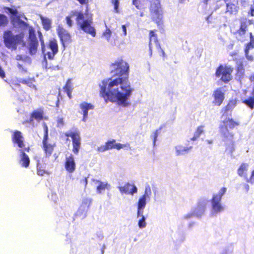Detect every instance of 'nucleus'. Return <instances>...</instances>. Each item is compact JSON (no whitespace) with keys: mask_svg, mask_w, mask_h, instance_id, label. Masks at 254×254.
<instances>
[{"mask_svg":"<svg viewBox=\"0 0 254 254\" xmlns=\"http://www.w3.org/2000/svg\"><path fill=\"white\" fill-rule=\"evenodd\" d=\"M129 66L122 58L112 63V96L120 106L126 108L130 105L129 97L133 89L128 82Z\"/></svg>","mask_w":254,"mask_h":254,"instance_id":"obj_1","label":"nucleus"},{"mask_svg":"<svg viewBox=\"0 0 254 254\" xmlns=\"http://www.w3.org/2000/svg\"><path fill=\"white\" fill-rule=\"evenodd\" d=\"M11 141L13 144L16 145L19 148V164L23 167L28 168L30 165V160L26 152H29L30 147L29 145L26 146L22 133L17 130L12 131Z\"/></svg>","mask_w":254,"mask_h":254,"instance_id":"obj_2","label":"nucleus"},{"mask_svg":"<svg viewBox=\"0 0 254 254\" xmlns=\"http://www.w3.org/2000/svg\"><path fill=\"white\" fill-rule=\"evenodd\" d=\"M227 188H221L217 193L213 194L212 197L210 200L211 210V214L213 216H216L217 215L222 213L225 210V207L221 202L223 196L226 193Z\"/></svg>","mask_w":254,"mask_h":254,"instance_id":"obj_3","label":"nucleus"},{"mask_svg":"<svg viewBox=\"0 0 254 254\" xmlns=\"http://www.w3.org/2000/svg\"><path fill=\"white\" fill-rule=\"evenodd\" d=\"M24 34L21 33L14 35L12 31L7 30L3 32V39L5 46L11 50H16L18 44L23 42Z\"/></svg>","mask_w":254,"mask_h":254,"instance_id":"obj_4","label":"nucleus"},{"mask_svg":"<svg viewBox=\"0 0 254 254\" xmlns=\"http://www.w3.org/2000/svg\"><path fill=\"white\" fill-rule=\"evenodd\" d=\"M77 24L78 27L86 33L91 35L92 37L96 36V30L93 25L92 16H89L85 19L84 13H79L77 19Z\"/></svg>","mask_w":254,"mask_h":254,"instance_id":"obj_5","label":"nucleus"},{"mask_svg":"<svg viewBox=\"0 0 254 254\" xmlns=\"http://www.w3.org/2000/svg\"><path fill=\"white\" fill-rule=\"evenodd\" d=\"M149 9L152 20L159 24L163 18V11L159 0H151Z\"/></svg>","mask_w":254,"mask_h":254,"instance_id":"obj_6","label":"nucleus"},{"mask_svg":"<svg viewBox=\"0 0 254 254\" xmlns=\"http://www.w3.org/2000/svg\"><path fill=\"white\" fill-rule=\"evenodd\" d=\"M64 135L71 138L72 145V151L74 154L77 155L81 146V138L79 131L77 129L69 130L65 132Z\"/></svg>","mask_w":254,"mask_h":254,"instance_id":"obj_7","label":"nucleus"},{"mask_svg":"<svg viewBox=\"0 0 254 254\" xmlns=\"http://www.w3.org/2000/svg\"><path fill=\"white\" fill-rule=\"evenodd\" d=\"M29 52L31 55H34L37 53L39 42L36 35L35 30L32 26L28 29V36L27 39Z\"/></svg>","mask_w":254,"mask_h":254,"instance_id":"obj_8","label":"nucleus"},{"mask_svg":"<svg viewBox=\"0 0 254 254\" xmlns=\"http://www.w3.org/2000/svg\"><path fill=\"white\" fill-rule=\"evenodd\" d=\"M253 20H249L247 18H243L240 20V27L235 34L236 38L239 41H243L246 38V34L248 31V27L251 25L254 24Z\"/></svg>","mask_w":254,"mask_h":254,"instance_id":"obj_9","label":"nucleus"},{"mask_svg":"<svg viewBox=\"0 0 254 254\" xmlns=\"http://www.w3.org/2000/svg\"><path fill=\"white\" fill-rule=\"evenodd\" d=\"M237 125H238V124L234 121L232 119L229 118L226 119L223 121V125H221L220 127V132L226 139H231L233 138V134L229 132L228 127L233 128Z\"/></svg>","mask_w":254,"mask_h":254,"instance_id":"obj_10","label":"nucleus"},{"mask_svg":"<svg viewBox=\"0 0 254 254\" xmlns=\"http://www.w3.org/2000/svg\"><path fill=\"white\" fill-rule=\"evenodd\" d=\"M233 70V68L230 66H223L221 65L217 67L215 75L217 77L221 76V80L224 82L229 81L231 78V73Z\"/></svg>","mask_w":254,"mask_h":254,"instance_id":"obj_11","label":"nucleus"},{"mask_svg":"<svg viewBox=\"0 0 254 254\" xmlns=\"http://www.w3.org/2000/svg\"><path fill=\"white\" fill-rule=\"evenodd\" d=\"M4 9L6 12H8L11 14L10 20L12 25H17L19 26H28V24L20 19V16L18 14V11L16 8L5 7Z\"/></svg>","mask_w":254,"mask_h":254,"instance_id":"obj_12","label":"nucleus"},{"mask_svg":"<svg viewBox=\"0 0 254 254\" xmlns=\"http://www.w3.org/2000/svg\"><path fill=\"white\" fill-rule=\"evenodd\" d=\"M111 81H109V80L102 81V85L100 86L101 90L100 94L101 96L104 99L106 103L109 101H111Z\"/></svg>","mask_w":254,"mask_h":254,"instance_id":"obj_13","label":"nucleus"},{"mask_svg":"<svg viewBox=\"0 0 254 254\" xmlns=\"http://www.w3.org/2000/svg\"><path fill=\"white\" fill-rule=\"evenodd\" d=\"M208 202L207 199L205 198L199 200L197 206L192 209L194 214V217L200 218L204 215Z\"/></svg>","mask_w":254,"mask_h":254,"instance_id":"obj_14","label":"nucleus"},{"mask_svg":"<svg viewBox=\"0 0 254 254\" xmlns=\"http://www.w3.org/2000/svg\"><path fill=\"white\" fill-rule=\"evenodd\" d=\"M48 139V129L47 126L45 127V132L44 138L43 139V149L44 151L46 157H50L54 149V147L55 146V144L48 143L47 141Z\"/></svg>","mask_w":254,"mask_h":254,"instance_id":"obj_15","label":"nucleus"},{"mask_svg":"<svg viewBox=\"0 0 254 254\" xmlns=\"http://www.w3.org/2000/svg\"><path fill=\"white\" fill-rule=\"evenodd\" d=\"M47 48L51 50V52H48L46 54L49 60H53L55 55L59 52L58 41L55 38L51 39L47 44Z\"/></svg>","mask_w":254,"mask_h":254,"instance_id":"obj_16","label":"nucleus"},{"mask_svg":"<svg viewBox=\"0 0 254 254\" xmlns=\"http://www.w3.org/2000/svg\"><path fill=\"white\" fill-rule=\"evenodd\" d=\"M57 34L63 45L65 43L71 42V36L68 32L62 26H59L57 29Z\"/></svg>","mask_w":254,"mask_h":254,"instance_id":"obj_17","label":"nucleus"},{"mask_svg":"<svg viewBox=\"0 0 254 254\" xmlns=\"http://www.w3.org/2000/svg\"><path fill=\"white\" fill-rule=\"evenodd\" d=\"M241 0H225L226 4V12L236 14L239 9L238 3Z\"/></svg>","mask_w":254,"mask_h":254,"instance_id":"obj_18","label":"nucleus"},{"mask_svg":"<svg viewBox=\"0 0 254 254\" xmlns=\"http://www.w3.org/2000/svg\"><path fill=\"white\" fill-rule=\"evenodd\" d=\"M64 168L65 170L70 173H73L76 168V164L72 154H70L65 158L64 162Z\"/></svg>","mask_w":254,"mask_h":254,"instance_id":"obj_19","label":"nucleus"},{"mask_svg":"<svg viewBox=\"0 0 254 254\" xmlns=\"http://www.w3.org/2000/svg\"><path fill=\"white\" fill-rule=\"evenodd\" d=\"M79 108L81 110V113L83 115L82 120L85 122L88 118V111L90 110H93L94 106L91 103L84 102L79 104Z\"/></svg>","mask_w":254,"mask_h":254,"instance_id":"obj_20","label":"nucleus"},{"mask_svg":"<svg viewBox=\"0 0 254 254\" xmlns=\"http://www.w3.org/2000/svg\"><path fill=\"white\" fill-rule=\"evenodd\" d=\"M121 193L126 194H130L133 195L137 192V188L134 185H131L129 183L126 184L123 187H119Z\"/></svg>","mask_w":254,"mask_h":254,"instance_id":"obj_21","label":"nucleus"},{"mask_svg":"<svg viewBox=\"0 0 254 254\" xmlns=\"http://www.w3.org/2000/svg\"><path fill=\"white\" fill-rule=\"evenodd\" d=\"M214 100L213 103L216 106H219L224 99V94L220 88H218L213 92Z\"/></svg>","mask_w":254,"mask_h":254,"instance_id":"obj_22","label":"nucleus"},{"mask_svg":"<svg viewBox=\"0 0 254 254\" xmlns=\"http://www.w3.org/2000/svg\"><path fill=\"white\" fill-rule=\"evenodd\" d=\"M192 149V146H185L181 144H179L175 147V153L177 156L184 155L189 153Z\"/></svg>","mask_w":254,"mask_h":254,"instance_id":"obj_23","label":"nucleus"},{"mask_svg":"<svg viewBox=\"0 0 254 254\" xmlns=\"http://www.w3.org/2000/svg\"><path fill=\"white\" fill-rule=\"evenodd\" d=\"M81 11H78L77 10H72L70 11L68 15L66 16L65 19L66 21V23L68 27H70L73 25V21L72 20V18L75 16L76 17V22H77V19H78V16L79 13H81Z\"/></svg>","mask_w":254,"mask_h":254,"instance_id":"obj_24","label":"nucleus"},{"mask_svg":"<svg viewBox=\"0 0 254 254\" xmlns=\"http://www.w3.org/2000/svg\"><path fill=\"white\" fill-rule=\"evenodd\" d=\"M92 181L95 185L97 191L99 193H101L102 190H105L108 186V184L105 182H102L94 179H92Z\"/></svg>","mask_w":254,"mask_h":254,"instance_id":"obj_25","label":"nucleus"},{"mask_svg":"<svg viewBox=\"0 0 254 254\" xmlns=\"http://www.w3.org/2000/svg\"><path fill=\"white\" fill-rule=\"evenodd\" d=\"M64 91L66 93L67 96L69 99L72 98L71 93L72 92L73 88L71 82V79H68L66 81L65 84L63 87Z\"/></svg>","mask_w":254,"mask_h":254,"instance_id":"obj_26","label":"nucleus"},{"mask_svg":"<svg viewBox=\"0 0 254 254\" xmlns=\"http://www.w3.org/2000/svg\"><path fill=\"white\" fill-rule=\"evenodd\" d=\"M35 82V79L34 77H29L27 79H21L19 80L20 83L23 84H25V85H27L28 86H29L31 88H35V87H36L35 85L34 84V83Z\"/></svg>","mask_w":254,"mask_h":254,"instance_id":"obj_27","label":"nucleus"},{"mask_svg":"<svg viewBox=\"0 0 254 254\" xmlns=\"http://www.w3.org/2000/svg\"><path fill=\"white\" fill-rule=\"evenodd\" d=\"M249 164L247 163H242L239 168L237 170L238 174L241 177H244L245 175H247V172L248 170Z\"/></svg>","mask_w":254,"mask_h":254,"instance_id":"obj_28","label":"nucleus"},{"mask_svg":"<svg viewBox=\"0 0 254 254\" xmlns=\"http://www.w3.org/2000/svg\"><path fill=\"white\" fill-rule=\"evenodd\" d=\"M41 20L43 28L46 31L49 30L51 28V20L48 18L43 16L41 17Z\"/></svg>","mask_w":254,"mask_h":254,"instance_id":"obj_29","label":"nucleus"},{"mask_svg":"<svg viewBox=\"0 0 254 254\" xmlns=\"http://www.w3.org/2000/svg\"><path fill=\"white\" fill-rule=\"evenodd\" d=\"M150 42H149V50L150 52V55L152 54V48L153 45H155L156 46H157L158 43L157 41V38L155 36L154 32L153 31H151L150 32Z\"/></svg>","mask_w":254,"mask_h":254,"instance_id":"obj_30","label":"nucleus"},{"mask_svg":"<svg viewBox=\"0 0 254 254\" xmlns=\"http://www.w3.org/2000/svg\"><path fill=\"white\" fill-rule=\"evenodd\" d=\"M237 104V101L236 100H232L229 102L227 105L224 108L223 110L224 111V114L227 113L229 111H231L233 110V109L235 107ZM224 114L223 115L222 117H223Z\"/></svg>","mask_w":254,"mask_h":254,"instance_id":"obj_31","label":"nucleus"},{"mask_svg":"<svg viewBox=\"0 0 254 254\" xmlns=\"http://www.w3.org/2000/svg\"><path fill=\"white\" fill-rule=\"evenodd\" d=\"M232 138H232L231 139H227L228 140V142L226 143V151L230 154H232L235 150L234 143L232 140Z\"/></svg>","mask_w":254,"mask_h":254,"instance_id":"obj_32","label":"nucleus"},{"mask_svg":"<svg viewBox=\"0 0 254 254\" xmlns=\"http://www.w3.org/2000/svg\"><path fill=\"white\" fill-rule=\"evenodd\" d=\"M204 127L202 126L197 127L196 130L194 133L193 136L190 139L191 140L194 141L198 138L203 132Z\"/></svg>","mask_w":254,"mask_h":254,"instance_id":"obj_33","label":"nucleus"},{"mask_svg":"<svg viewBox=\"0 0 254 254\" xmlns=\"http://www.w3.org/2000/svg\"><path fill=\"white\" fill-rule=\"evenodd\" d=\"M244 59L243 58H238L236 59V63L237 69L239 72L242 73L244 69Z\"/></svg>","mask_w":254,"mask_h":254,"instance_id":"obj_34","label":"nucleus"},{"mask_svg":"<svg viewBox=\"0 0 254 254\" xmlns=\"http://www.w3.org/2000/svg\"><path fill=\"white\" fill-rule=\"evenodd\" d=\"M151 194L152 190L151 187L149 185L147 184L145 186L144 193L142 195V196L149 200Z\"/></svg>","mask_w":254,"mask_h":254,"instance_id":"obj_35","label":"nucleus"},{"mask_svg":"<svg viewBox=\"0 0 254 254\" xmlns=\"http://www.w3.org/2000/svg\"><path fill=\"white\" fill-rule=\"evenodd\" d=\"M111 147V140H108L104 145H102L98 147L97 148V150L99 152H104L108 149H109Z\"/></svg>","mask_w":254,"mask_h":254,"instance_id":"obj_36","label":"nucleus"},{"mask_svg":"<svg viewBox=\"0 0 254 254\" xmlns=\"http://www.w3.org/2000/svg\"><path fill=\"white\" fill-rule=\"evenodd\" d=\"M31 118L40 121L43 119V112L38 111H34L31 114Z\"/></svg>","mask_w":254,"mask_h":254,"instance_id":"obj_37","label":"nucleus"},{"mask_svg":"<svg viewBox=\"0 0 254 254\" xmlns=\"http://www.w3.org/2000/svg\"><path fill=\"white\" fill-rule=\"evenodd\" d=\"M138 220V226L140 229H143L146 227L147 223L145 216L137 217Z\"/></svg>","mask_w":254,"mask_h":254,"instance_id":"obj_38","label":"nucleus"},{"mask_svg":"<svg viewBox=\"0 0 254 254\" xmlns=\"http://www.w3.org/2000/svg\"><path fill=\"white\" fill-rule=\"evenodd\" d=\"M147 199L142 196L138 199L137 203V207L145 208L147 204Z\"/></svg>","mask_w":254,"mask_h":254,"instance_id":"obj_39","label":"nucleus"},{"mask_svg":"<svg viewBox=\"0 0 254 254\" xmlns=\"http://www.w3.org/2000/svg\"><path fill=\"white\" fill-rule=\"evenodd\" d=\"M8 23L7 16L3 14H0V26H6Z\"/></svg>","mask_w":254,"mask_h":254,"instance_id":"obj_40","label":"nucleus"},{"mask_svg":"<svg viewBox=\"0 0 254 254\" xmlns=\"http://www.w3.org/2000/svg\"><path fill=\"white\" fill-rule=\"evenodd\" d=\"M92 201V200L90 198H84L82 200L81 206L88 208L90 206Z\"/></svg>","mask_w":254,"mask_h":254,"instance_id":"obj_41","label":"nucleus"},{"mask_svg":"<svg viewBox=\"0 0 254 254\" xmlns=\"http://www.w3.org/2000/svg\"><path fill=\"white\" fill-rule=\"evenodd\" d=\"M244 103L251 109H253L254 107V97L249 98L248 99L245 100Z\"/></svg>","mask_w":254,"mask_h":254,"instance_id":"obj_42","label":"nucleus"},{"mask_svg":"<svg viewBox=\"0 0 254 254\" xmlns=\"http://www.w3.org/2000/svg\"><path fill=\"white\" fill-rule=\"evenodd\" d=\"M127 144H122L121 143H116L115 140L112 139V148H116L118 150H120L124 147L127 146Z\"/></svg>","mask_w":254,"mask_h":254,"instance_id":"obj_43","label":"nucleus"},{"mask_svg":"<svg viewBox=\"0 0 254 254\" xmlns=\"http://www.w3.org/2000/svg\"><path fill=\"white\" fill-rule=\"evenodd\" d=\"M158 130H156L152 132L151 134L150 137L153 139V146H155L156 144V142L157 141V139L158 136Z\"/></svg>","mask_w":254,"mask_h":254,"instance_id":"obj_44","label":"nucleus"},{"mask_svg":"<svg viewBox=\"0 0 254 254\" xmlns=\"http://www.w3.org/2000/svg\"><path fill=\"white\" fill-rule=\"evenodd\" d=\"M245 179L246 182L248 183L251 184L254 183V170L252 171L251 175L249 178L247 177V175H245Z\"/></svg>","mask_w":254,"mask_h":254,"instance_id":"obj_45","label":"nucleus"},{"mask_svg":"<svg viewBox=\"0 0 254 254\" xmlns=\"http://www.w3.org/2000/svg\"><path fill=\"white\" fill-rule=\"evenodd\" d=\"M39 37L41 44V49L43 53H44L46 51L45 45L44 44V40L43 39V36L41 32H39Z\"/></svg>","mask_w":254,"mask_h":254,"instance_id":"obj_46","label":"nucleus"},{"mask_svg":"<svg viewBox=\"0 0 254 254\" xmlns=\"http://www.w3.org/2000/svg\"><path fill=\"white\" fill-rule=\"evenodd\" d=\"M193 217H194V214L192 210H191V211L190 212L184 215L183 216V219L184 220H189V219L192 218Z\"/></svg>","mask_w":254,"mask_h":254,"instance_id":"obj_47","label":"nucleus"},{"mask_svg":"<svg viewBox=\"0 0 254 254\" xmlns=\"http://www.w3.org/2000/svg\"><path fill=\"white\" fill-rule=\"evenodd\" d=\"M144 208L137 207V215L136 217H140L144 216L143 215Z\"/></svg>","mask_w":254,"mask_h":254,"instance_id":"obj_48","label":"nucleus"},{"mask_svg":"<svg viewBox=\"0 0 254 254\" xmlns=\"http://www.w3.org/2000/svg\"><path fill=\"white\" fill-rule=\"evenodd\" d=\"M111 33V32L110 29H106L105 31L103 33V36L106 39H109Z\"/></svg>","mask_w":254,"mask_h":254,"instance_id":"obj_49","label":"nucleus"},{"mask_svg":"<svg viewBox=\"0 0 254 254\" xmlns=\"http://www.w3.org/2000/svg\"><path fill=\"white\" fill-rule=\"evenodd\" d=\"M17 67L22 72L26 73L27 72V69L24 68L22 64L18 63L17 64Z\"/></svg>","mask_w":254,"mask_h":254,"instance_id":"obj_50","label":"nucleus"},{"mask_svg":"<svg viewBox=\"0 0 254 254\" xmlns=\"http://www.w3.org/2000/svg\"><path fill=\"white\" fill-rule=\"evenodd\" d=\"M80 183L84 186V188H86L88 183L87 178L84 177L82 179L80 180Z\"/></svg>","mask_w":254,"mask_h":254,"instance_id":"obj_51","label":"nucleus"},{"mask_svg":"<svg viewBox=\"0 0 254 254\" xmlns=\"http://www.w3.org/2000/svg\"><path fill=\"white\" fill-rule=\"evenodd\" d=\"M114 5L115 11L117 13L119 12L118 7H119V2L118 0H115V1L114 2Z\"/></svg>","mask_w":254,"mask_h":254,"instance_id":"obj_52","label":"nucleus"},{"mask_svg":"<svg viewBox=\"0 0 254 254\" xmlns=\"http://www.w3.org/2000/svg\"><path fill=\"white\" fill-rule=\"evenodd\" d=\"M58 127H62L64 125V119L62 118H59L57 120Z\"/></svg>","mask_w":254,"mask_h":254,"instance_id":"obj_53","label":"nucleus"},{"mask_svg":"<svg viewBox=\"0 0 254 254\" xmlns=\"http://www.w3.org/2000/svg\"><path fill=\"white\" fill-rule=\"evenodd\" d=\"M45 173V171L44 170L40 168L37 169V174L40 176H43Z\"/></svg>","mask_w":254,"mask_h":254,"instance_id":"obj_54","label":"nucleus"},{"mask_svg":"<svg viewBox=\"0 0 254 254\" xmlns=\"http://www.w3.org/2000/svg\"><path fill=\"white\" fill-rule=\"evenodd\" d=\"M234 45V42L231 41L230 44L229 45H228L227 48L229 50H232L233 48Z\"/></svg>","mask_w":254,"mask_h":254,"instance_id":"obj_55","label":"nucleus"},{"mask_svg":"<svg viewBox=\"0 0 254 254\" xmlns=\"http://www.w3.org/2000/svg\"><path fill=\"white\" fill-rule=\"evenodd\" d=\"M122 29L124 35L126 36L127 35V28L126 25H123L122 26Z\"/></svg>","mask_w":254,"mask_h":254,"instance_id":"obj_56","label":"nucleus"},{"mask_svg":"<svg viewBox=\"0 0 254 254\" xmlns=\"http://www.w3.org/2000/svg\"><path fill=\"white\" fill-rule=\"evenodd\" d=\"M132 4L135 6V7L138 8L139 2L137 0H132Z\"/></svg>","mask_w":254,"mask_h":254,"instance_id":"obj_57","label":"nucleus"},{"mask_svg":"<svg viewBox=\"0 0 254 254\" xmlns=\"http://www.w3.org/2000/svg\"><path fill=\"white\" fill-rule=\"evenodd\" d=\"M244 189L245 190H246V192H248L250 189V186L248 184H245L244 185Z\"/></svg>","mask_w":254,"mask_h":254,"instance_id":"obj_58","label":"nucleus"},{"mask_svg":"<svg viewBox=\"0 0 254 254\" xmlns=\"http://www.w3.org/2000/svg\"><path fill=\"white\" fill-rule=\"evenodd\" d=\"M249 79L251 81H254V73L252 74L249 77Z\"/></svg>","mask_w":254,"mask_h":254,"instance_id":"obj_59","label":"nucleus"},{"mask_svg":"<svg viewBox=\"0 0 254 254\" xmlns=\"http://www.w3.org/2000/svg\"><path fill=\"white\" fill-rule=\"evenodd\" d=\"M194 222H191L189 224V226H188V227L189 229H190L191 228H192L193 227V226L194 225Z\"/></svg>","mask_w":254,"mask_h":254,"instance_id":"obj_60","label":"nucleus"},{"mask_svg":"<svg viewBox=\"0 0 254 254\" xmlns=\"http://www.w3.org/2000/svg\"><path fill=\"white\" fill-rule=\"evenodd\" d=\"M206 142L209 144H211L213 143V140H206Z\"/></svg>","mask_w":254,"mask_h":254,"instance_id":"obj_61","label":"nucleus"},{"mask_svg":"<svg viewBox=\"0 0 254 254\" xmlns=\"http://www.w3.org/2000/svg\"><path fill=\"white\" fill-rule=\"evenodd\" d=\"M59 99H58L56 102V107H59Z\"/></svg>","mask_w":254,"mask_h":254,"instance_id":"obj_62","label":"nucleus"},{"mask_svg":"<svg viewBox=\"0 0 254 254\" xmlns=\"http://www.w3.org/2000/svg\"><path fill=\"white\" fill-rule=\"evenodd\" d=\"M254 8H251V15H254Z\"/></svg>","mask_w":254,"mask_h":254,"instance_id":"obj_63","label":"nucleus"},{"mask_svg":"<svg viewBox=\"0 0 254 254\" xmlns=\"http://www.w3.org/2000/svg\"><path fill=\"white\" fill-rule=\"evenodd\" d=\"M209 0H204V2L205 4H207Z\"/></svg>","mask_w":254,"mask_h":254,"instance_id":"obj_64","label":"nucleus"}]
</instances>
